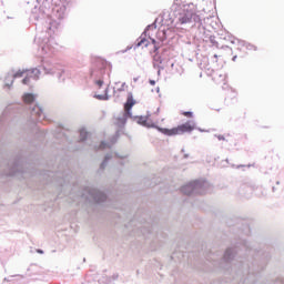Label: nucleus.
<instances>
[{"label": "nucleus", "mask_w": 284, "mask_h": 284, "mask_svg": "<svg viewBox=\"0 0 284 284\" xmlns=\"http://www.w3.org/2000/svg\"><path fill=\"white\" fill-rule=\"evenodd\" d=\"M175 19L180 26H186V23H194L201 28L203 17L196 13V4L194 2H187V0H174L172 4Z\"/></svg>", "instance_id": "f257e3e1"}, {"label": "nucleus", "mask_w": 284, "mask_h": 284, "mask_svg": "<svg viewBox=\"0 0 284 284\" xmlns=\"http://www.w3.org/2000/svg\"><path fill=\"white\" fill-rule=\"evenodd\" d=\"M26 74L22 83L24 85H29L32 81H39V77H41V70L32 69V70H14L11 69L7 75L4 77V90H10V87L13 85L14 79H21Z\"/></svg>", "instance_id": "f03ea898"}, {"label": "nucleus", "mask_w": 284, "mask_h": 284, "mask_svg": "<svg viewBox=\"0 0 284 284\" xmlns=\"http://www.w3.org/2000/svg\"><path fill=\"white\" fill-rule=\"evenodd\" d=\"M23 102L29 105L30 114L32 121H43L45 119V113L43 109L37 104V94L34 93H24Z\"/></svg>", "instance_id": "7ed1b4c3"}, {"label": "nucleus", "mask_w": 284, "mask_h": 284, "mask_svg": "<svg viewBox=\"0 0 284 284\" xmlns=\"http://www.w3.org/2000/svg\"><path fill=\"white\" fill-rule=\"evenodd\" d=\"M212 185L205 180H195L181 187L182 194L190 196L192 194H207Z\"/></svg>", "instance_id": "20e7f679"}, {"label": "nucleus", "mask_w": 284, "mask_h": 284, "mask_svg": "<svg viewBox=\"0 0 284 284\" xmlns=\"http://www.w3.org/2000/svg\"><path fill=\"white\" fill-rule=\"evenodd\" d=\"M159 132H162V134H165L166 136H176L179 134H185V132L190 133L193 132V130H199V132H205V130L201 128H196V122L194 120H189L184 124L179 125L178 128L173 129H163L158 128Z\"/></svg>", "instance_id": "39448f33"}, {"label": "nucleus", "mask_w": 284, "mask_h": 284, "mask_svg": "<svg viewBox=\"0 0 284 284\" xmlns=\"http://www.w3.org/2000/svg\"><path fill=\"white\" fill-rule=\"evenodd\" d=\"M40 48L42 50V54L52 57V54H57V52L61 50V44L57 41L54 36H50L49 38H44L40 41Z\"/></svg>", "instance_id": "423d86ee"}, {"label": "nucleus", "mask_w": 284, "mask_h": 284, "mask_svg": "<svg viewBox=\"0 0 284 284\" xmlns=\"http://www.w3.org/2000/svg\"><path fill=\"white\" fill-rule=\"evenodd\" d=\"M37 4L31 14L36 21L39 19H45L50 17V8L52 7V0H36Z\"/></svg>", "instance_id": "0eeeda50"}, {"label": "nucleus", "mask_w": 284, "mask_h": 284, "mask_svg": "<svg viewBox=\"0 0 284 284\" xmlns=\"http://www.w3.org/2000/svg\"><path fill=\"white\" fill-rule=\"evenodd\" d=\"M135 103L136 101H134V97H132V93H129L128 100L124 104V113L122 116L118 118L115 122L119 128H123V125L128 123V119H132V106Z\"/></svg>", "instance_id": "6e6552de"}, {"label": "nucleus", "mask_w": 284, "mask_h": 284, "mask_svg": "<svg viewBox=\"0 0 284 284\" xmlns=\"http://www.w3.org/2000/svg\"><path fill=\"white\" fill-rule=\"evenodd\" d=\"M82 197L94 203H103L108 200V195L97 189L87 187L82 193Z\"/></svg>", "instance_id": "1a4fd4ad"}, {"label": "nucleus", "mask_w": 284, "mask_h": 284, "mask_svg": "<svg viewBox=\"0 0 284 284\" xmlns=\"http://www.w3.org/2000/svg\"><path fill=\"white\" fill-rule=\"evenodd\" d=\"M42 68L44 70V74H57L59 81H65V78H63V69H61V65L52 64L48 61L43 62Z\"/></svg>", "instance_id": "9d476101"}, {"label": "nucleus", "mask_w": 284, "mask_h": 284, "mask_svg": "<svg viewBox=\"0 0 284 284\" xmlns=\"http://www.w3.org/2000/svg\"><path fill=\"white\" fill-rule=\"evenodd\" d=\"M150 30H156V22L149 24L144 32L141 34L140 37V41H138V43L135 44L134 49L136 50V48H141V45H143L144 48H148V45H150V40H146L145 37H149L150 39V33H148V31Z\"/></svg>", "instance_id": "9b49d317"}, {"label": "nucleus", "mask_w": 284, "mask_h": 284, "mask_svg": "<svg viewBox=\"0 0 284 284\" xmlns=\"http://www.w3.org/2000/svg\"><path fill=\"white\" fill-rule=\"evenodd\" d=\"M91 77L95 79V85H98V88H102L103 77H105V68L101 65L100 68L92 70Z\"/></svg>", "instance_id": "f8f14e48"}, {"label": "nucleus", "mask_w": 284, "mask_h": 284, "mask_svg": "<svg viewBox=\"0 0 284 284\" xmlns=\"http://www.w3.org/2000/svg\"><path fill=\"white\" fill-rule=\"evenodd\" d=\"M133 119L134 121H136L139 125H143V128H156V130H159V126L150 122V114H148L146 116H143V115L135 116Z\"/></svg>", "instance_id": "ddd939ff"}, {"label": "nucleus", "mask_w": 284, "mask_h": 284, "mask_svg": "<svg viewBox=\"0 0 284 284\" xmlns=\"http://www.w3.org/2000/svg\"><path fill=\"white\" fill-rule=\"evenodd\" d=\"M53 17H55V19L62 21V19H65V7H55L53 8Z\"/></svg>", "instance_id": "4468645a"}, {"label": "nucleus", "mask_w": 284, "mask_h": 284, "mask_svg": "<svg viewBox=\"0 0 284 284\" xmlns=\"http://www.w3.org/2000/svg\"><path fill=\"white\" fill-rule=\"evenodd\" d=\"M17 172H21V166L19 163L14 162L9 166V170L4 172L6 176H14Z\"/></svg>", "instance_id": "2eb2a0df"}, {"label": "nucleus", "mask_w": 284, "mask_h": 284, "mask_svg": "<svg viewBox=\"0 0 284 284\" xmlns=\"http://www.w3.org/2000/svg\"><path fill=\"white\" fill-rule=\"evenodd\" d=\"M154 52L155 54L153 55V65L156 68V65H161V63H163V58H161V54H159V47H156V44L154 45Z\"/></svg>", "instance_id": "dca6fc26"}, {"label": "nucleus", "mask_w": 284, "mask_h": 284, "mask_svg": "<svg viewBox=\"0 0 284 284\" xmlns=\"http://www.w3.org/2000/svg\"><path fill=\"white\" fill-rule=\"evenodd\" d=\"M235 254H236V250L227 248L224 253V261H226V263H230V261L234 258Z\"/></svg>", "instance_id": "f3484780"}, {"label": "nucleus", "mask_w": 284, "mask_h": 284, "mask_svg": "<svg viewBox=\"0 0 284 284\" xmlns=\"http://www.w3.org/2000/svg\"><path fill=\"white\" fill-rule=\"evenodd\" d=\"M240 48H246V50H256V47L253 44L247 43L245 40H236Z\"/></svg>", "instance_id": "a211bd4d"}, {"label": "nucleus", "mask_w": 284, "mask_h": 284, "mask_svg": "<svg viewBox=\"0 0 284 284\" xmlns=\"http://www.w3.org/2000/svg\"><path fill=\"white\" fill-rule=\"evenodd\" d=\"M61 28V20H53L50 22L49 30L50 32H57Z\"/></svg>", "instance_id": "6ab92c4d"}, {"label": "nucleus", "mask_w": 284, "mask_h": 284, "mask_svg": "<svg viewBox=\"0 0 284 284\" xmlns=\"http://www.w3.org/2000/svg\"><path fill=\"white\" fill-rule=\"evenodd\" d=\"M108 92H109V88L106 87L104 89V93L103 94H95L94 99H98V101H109L110 95H108Z\"/></svg>", "instance_id": "aec40b11"}, {"label": "nucleus", "mask_w": 284, "mask_h": 284, "mask_svg": "<svg viewBox=\"0 0 284 284\" xmlns=\"http://www.w3.org/2000/svg\"><path fill=\"white\" fill-rule=\"evenodd\" d=\"M114 156V154L112 153H108L105 156H104V160L103 162L101 163L100 165V170H105V168H108V163L110 162V160Z\"/></svg>", "instance_id": "412c9836"}, {"label": "nucleus", "mask_w": 284, "mask_h": 284, "mask_svg": "<svg viewBox=\"0 0 284 284\" xmlns=\"http://www.w3.org/2000/svg\"><path fill=\"white\" fill-rule=\"evenodd\" d=\"M112 145H114V141H112L111 144L105 141H102L99 146L94 145V149L95 150H105V148H112Z\"/></svg>", "instance_id": "4be33fe9"}, {"label": "nucleus", "mask_w": 284, "mask_h": 284, "mask_svg": "<svg viewBox=\"0 0 284 284\" xmlns=\"http://www.w3.org/2000/svg\"><path fill=\"white\" fill-rule=\"evenodd\" d=\"M88 136H90V133L85 129L80 130V141H88Z\"/></svg>", "instance_id": "5701e85b"}, {"label": "nucleus", "mask_w": 284, "mask_h": 284, "mask_svg": "<svg viewBox=\"0 0 284 284\" xmlns=\"http://www.w3.org/2000/svg\"><path fill=\"white\" fill-rule=\"evenodd\" d=\"M114 156H115L116 159H120V160H121V161H120V165H124V164H125V159H126V156L119 155V153H114Z\"/></svg>", "instance_id": "b1692460"}, {"label": "nucleus", "mask_w": 284, "mask_h": 284, "mask_svg": "<svg viewBox=\"0 0 284 284\" xmlns=\"http://www.w3.org/2000/svg\"><path fill=\"white\" fill-rule=\"evenodd\" d=\"M184 116H187V119H192V116H194V113H192V111H185Z\"/></svg>", "instance_id": "393cba45"}, {"label": "nucleus", "mask_w": 284, "mask_h": 284, "mask_svg": "<svg viewBox=\"0 0 284 284\" xmlns=\"http://www.w3.org/2000/svg\"><path fill=\"white\" fill-rule=\"evenodd\" d=\"M125 91V82L121 84V88L118 89V92H124Z\"/></svg>", "instance_id": "a878e982"}, {"label": "nucleus", "mask_w": 284, "mask_h": 284, "mask_svg": "<svg viewBox=\"0 0 284 284\" xmlns=\"http://www.w3.org/2000/svg\"><path fill=\"white\" fill-rule=\"evenodd\" d=\"M216 136V139H219V141H225V136H223V135H215Z\"/></svg>", "instance_id": "bb28decb"}, {"label": "nucleus", "mask_w": 284, "mask_h": 284, "mask_svg": "<svg viewBox=\"0 0 284 284\" xmlns=\"http://www.w3.org/2000/svg\"><path fill=\"white\" fill-rule=\"evenodd\" d=\"M149 83H150L151 85H156V81H154V80H150Z\"/></svg>", "instance_id": "cd10ccee"}, {"label": "nucleus", "mask_w": 284, "mask_h": 284, "mask_svg": "<svg viewBox=\"0 0 284 284\" xmlns=\"http://www.w3.org/2000/svg\"><path fill=\"white\" fill-rule=\"evenodd\" d=\"M150 39H151V42L153 43V45H156V40L152 39V38H150Z\"/></svg>", "instance_id": "c85d7f7f"}, {"label": "nucleus", "mask_w": 284, "mask_h": 284, "mask_svg": "<svg viewBox=\"0 0 284 284\" xmlns=\"http://www.w3.org/2000/svg\"><path fill=\"white\" fill-rule=\"evenodd\" d=\"M38 254H43V250H38Z\"/></svg>", "instance_id": "c756f323"}, {"label": "nucleus", "mask_w": 284, "mask_h": 284, "mask_svg": "<svg viewBox=\"0 0 284 284\" xmlns=\"http://www.w3.org/2000/svg\"><path fill=\"white\" fill-rule=\"evenodd\" d=\"M133 81L134 83H136L139 81V78H134Z\"/></svg>", "instance_id": "7c9ffc66"}, {"label": "nucleus", "mask_w": 284, "mask_h": 284, "mask_svg": "<svg viewBox=\"0 0 284 284\" xmlns=\"http://www.w3.org/2000/svg\"><path fill=\"white\" fill-rule=\"evenodd\" d=\"M190 158V154H184V159H189Z\"/></svg>", "instance_id": "2f4dec72"}, {"label": "nucleus", "mask_w": 284, "mask_h": 284, "mask_svg": "<svg viewBox=\"0 0 284 284\" xmlns=\"http://www.w3.org/2000/svg\"><path fill=\"white\" fill-rule=\"evenodd\" d=\"M233 61H236V55L235 57H233V59H232Z\"/></svg>", "instance_id": "473e14b6"}, {"label": "nucleus", "mask_w": 284, "mask_h": 284, "mask_svg": "<svg viewBox=\"0 0 284 284\" xmlns=\"http://www.w3.org/2000/svg\"><path fill=\"white\" fill-rule=\"evenodd\" d=\"M245 247L248 248L250 246L247 245V243H245Z\"/></svg>", "instance_id": "72a5a7b5"}, {"label": "nucleus", "mask_w": 284, "mask_h": 284, "mask_svg": "<svg viewBox=\"0 0 284 284\" xmlns=\"http://www.w3.org/2000/svg\"><path fill=\"white\" fill-rule=\"evenodd\" d=\"M4 281H8V278L4 277Z\"/></svg>", "instance_id": "f704fd0d"}, {"label": "nucleus", "mask_w": 284, "mask_h": 284, "mask_svg": "<svg viewBox=\"0 0 284 284\" xmlns=\"http://www.w3.org/2000/svg\"><path fill=\"white\" fill-rule=\"evenodd\" d=\"M159 90H160V89L158 88V92H159Z\"/></svg>", "instance_id": "c9c22d12"}]
</instances>
